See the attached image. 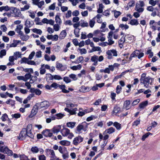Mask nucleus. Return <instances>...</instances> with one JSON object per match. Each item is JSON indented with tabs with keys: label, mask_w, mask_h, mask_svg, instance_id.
<instances>
[{
	"label": "nucleus",
	"mask_w": 160,
	"mask_h": 160,
	"mask_svg": "<svg viewBox=\"0 0 160 160\" xmlns=\"http://www.w3.org/2000/svg\"><path fill=\"white\" fill-rule=\"evenodd\" d=\"M145 6V3L143 1H140L138 3L136 4L135 9L137 12L142 13L144 10L143 7Z\"/></svg>",
	"instance_id": "39448f33"
},
{
	"label": "nucleus",
	"mask_w": 160,
	"mask_h": 160,
	"mask_svg": "<svg viewBox=\"0 0 160 160\" xmlns=\"http://www.w3.org/2000/svg\"><path fill=\"white\" fill-rule=\"evenodd\" d=\"M106 53L108 55L107 58L109 59L113 58V56L117 57L118 56L117 52L115 49H112L107 51Z\"/></svg>",
	"instance_id": "423d86ee"
},
{
	"label": "nucleus",
	"mask_w": 160,
	"mask_h": 160,
	"mask_svg": "<svg viewBox=\"0 0 160 160\" xmlns=\"http://www.w3.org/2000/svg\"><path fill=\"white\" fill-rule=\"evenodd\" d=\"M27 136L31 138H33L34 137V135L32 133L31 131H29L27 132Z\"/></svg>",
	"instance_id": "052dcab7"
},
{
	"label": "nucleus",
	"mask_w": 160,
	"mask_h": 160,
	"mask_svg": "<svg viewBox=\"0 0 160 160\" xmlns=\"http://www.w3.org/2000/svg\"><path fill=\"white\" fill-rule=\"evenodd\" d=\"M63 66V65L62 63H60L58 62H56V68L58 70H61V69Z\"/></svg>",
	"instance_id": "09e8293b"
},
{
	"label": "nucleus",
	"mask_w": 160,
	"mask_h": 160,
	"mask_svg": "<svg viewBox=\"0 0 160 160\" xmlns=\"http://www.w3.org/2000/svg\"><path fill=\"white\" fill-rule=\"evenodd\" d=\"M112 12H114V16L116 18H117L121 14V12L116 10H114Z\"/></svg>",
	"instance_id": "79ce46f5"
},
{
	"label": "nucleus",
	"mask_w": 160,
	"mask_h": 160,
	"mask_svg": "<svg viewBox=\"0 0 160 160\" xmlns=\"http://www.w3.org/2000/svg\"><path fill=\"white\" fill-rule=\"evenodd\" d=\"M27 131L25 129H23L20 132L18 138L19 139L23 140L27 136Z\"/></svg>",
	"instance_id": "ddd939ff"
},
{
	"label": "nucleus",
	"mask_w": 160,
	"mask_h": 160,
	"mask_svg": "<svg viewBox=\"0 0 160 160\" xmlns=\"http://www.w3.org/2000/svg\"><path fill=\"white\" fill-rule=\"evenodd\" d=\"M59 143L63 146H68L70 145L71 142L68 140H64L60 141Z\"/></svg>",
	"instance_id": "b1692460"
},
{
	"label": "nucleus",
	"mask_w": 160,
	"mask_h": 160,
	"mask_svg": "<svg viewBox=\"0 0 160 160\" xmlns=\"http://www.w3.org/2000/svg\"><path fill=\"white\" fill-rule=\"evenodd\" d=\"M96 51H101V48L98 47H93V48H92L91 50V52H93Z\"/></svg>",
	"instance_id": "864d4df0"
},
{
	"label": "nucleus",
	"mask_w": 160,
	"mask_h": 160,
	"mask_svg": "<svg viewBox=\"0 0 160 160\" xmlns=\"http://www.w3.org/2000/svg\"><path fill=\"white\" fill-rule=\"evenodd\" d=\"M32 30L33 32L39 35H41L42 33V32L41 29H38L36 28L32 29Z\"/></svg>",
	"instance_id": "58836bf2"
},
{
	"label": "nucleus",
	"mask_w": 160,
	"mask_h": 160,
	"mask_svg": "<svg viewBox=\"0 0 160 160\" xmlns=\"http://www.w3.org/2000/svg\"><path fill=\"white\" fill-rule=\"evenodd\" d=\"M148 104V102L145 101L140 103L139 105V107L140 108H143L146 107Z\"/></svg>",
	"instance_id": "e433bc0d"
},
{
	"label": "nucleus",
	"mask_w": 160,
	"mask_h": 160,
	"mask_svg": "<svg viewBox=\"0 0 160 160\" xmlns=\"http://www.w3.org/2000/svg\"><path fill=\"white\" fill-rule=\"evenodd\" d=\"M104 8V6L102 4L100 3L99 5V8L97 10L98 13H102L103 12V8Z\"/></svg>",
	"instance_id": "f704fd0d"
},
{
	"label": "nucleus",
	"mask_w": 160,
	"mask_h": 160,
	"mask_svg": "<svg viewBox=\"0 0 160 160\" xmlns=\"http://www.w3.org/2000/svg\"><path fill=\"white\" fill-rule=\"evenodd\" d=\"M67 107L68 108H72L77 107V105L73 103H67L66 104Z\"/></svg>",
	"instance_id": "13d9d810"
},
{
	"label": "nucleus",
	"mask_w": 160,
	"mask_h": 160,
	"mask_svg": "<svg viewBox=\"0 0 160 160\" xmlns=\"http://www.w3.org/2000/svg\"><path fill=\"white\" fill-rule=\"evenodd\" d=\"M17 59V57L15 58L14 56H10L9 58V62L7 64V66L13 65L14 64V61Z\"/></svg>",
	"instance_id": "f3484780"
},
{
	"label": "nucleus",
	"mask_w": 160,
	"mask_h": 160,
	"mask_svg": "<svg viewBox=\"0 0 160 160\" xmlns=\"http://www.w3.org/2000/svg\"><path fill=\"white\" fill-rule=\"evenodd\" d=\"M29 16L32 18L34 19L35 18V14L34 12L31 10L28 11Z\"/></svg>",
	"instance_id": "de8ad7c7"
},
{
	"label": "nucleus",
	"mask_w": 160,
	"mask_h": 160,
	"mask_svg": "<svg viewBox=\"0 0 160 160\" xmlns=\"http://www.w3.org/2000/svg\"><path fill=\"white\" fill-rule=\"evenodd\" d=\"M103 126V123L102 121H100L95 123L94 126L102 128Z\"/></svg>",
	"instance_id": "0e129e2a"
},
{
	"label": "nucleus",
	"mask_w": 160,
	"mask_h": 160,
	"mask_svg": "<svg viewBox=\"0 0 160 160\" xmlns=\"http://www.w3.org/2000/svg\"><path fill=\"white\" fill-rule=\"evenodd\" d=\"M34 24L32 21H30L29 19H27L25 22V25L27 27H31Z\"/></svg>",
	"instance_id": "4be33fe9"
},
{
	"label": "nucleus",
	"mask_w": 160,
	"mask_h": 160,
	"mask_svg": "<svg viewBox=\"0 0 160 160\" xmlns=\"http://www.w3.org/2000/svg\"><path fill=\"white\" fill-rule=\"evenodd\" d=\"M113 126L118 130H120L121 129V124L117 122L113 123Z\"/></svg>",
	"instance_id": "ea45409f"
},
{
	"label": "nucleus",
	"mask_w": 160,
	"mask_h": 160,
	"mask_svg": "<svg viewBox=\"0 0 160 160\" xmlns=\"http://www.w3.org/2000/svg\"><path fill=\"white\" fill-rule=\"evenodd\" d=\"M83 138L81 136H78L74 138L72 141V144L77 146L83 141Z\"/></svg>",
	"instance_id": "9d476101"
},
{
	"label": "nucleus",
	"mask_w": 160,
	"mask_h": 160,
	"mask_svg": "<svg viewBox=\"0 0 160 160\" xmlns=\"http://www.w3.org/2000/svg\"><path fill=\"white\" fill-rule=\"evenodd\" d=\"M59 84L56 82H53L51 85V87L55 89H57L58 88Z\"/></svg>",
	"instance_id": "338daca9"
},
{
	"label": "nucleus",
	"mask_w": 160,
	"mask_h": 160,
	"mask_svg": "<svg viewBox=\"0 0 160 160\" xmlns=\"http://www.w3.org/2000/svg\"><path fill=\"white\" fill-rule=\"evenodd\" d=\"M24 77V79L26 80L25 82H26L28 80L31 78V75L30 73H28L26 74Z\"/></svg>",
	"instance_id": "4d7b16f0"
},
{
	"label": "nucleus",
	"mask_w": 160,
	"mask_h": 160,
	"mask_svg": "<svg viewBox=\"0 0 160 160\" xmlns=\"http://www.w3.org/2000/svg\"><path fill=\"white\" fill-rule=\"evenodd\" d=\"M140 51L138 50H136L134 51L131 54L133 55L134 57L138 56Z\"/></svg>",
	"instance_id": "69168bd1"
},
{
	"label": "nucleus",
	"mask_w": 160,
	"mask_h": 160,
	"mask_svg": "<svg viewBox=\"0 0 160 160\" xmlns=\"http://www.w3.org/2000/svg\"><path fill=\"white\" fill-rule=\"evenodd\" d=\"M46 64H42L41 65V67L40 68V73L41 75L44 74L46 72Z\"/></svg>",
	"instance_id": "aec40b11"
},
{
	"label": "nucleus",
	"mask_w": 160,
	"mask_h": 160,
	"mask_svg": "<svg viewBox=\"0 0 160 160\" xmlns=\"http://www.w3.org/2000/svg\"><path fill=\"white\" fill-rule=\"evenodd\" d=\"M20 38L22 40L26 41L29 39V37L28 35L24 34L22 36H20Z\"/></svg>",
	"instance_id": "37998d69"
},
{
	"label": "nucleus",
	"mask_w": 160,
	"mask_h": 160,
	"mask_svg": "<svg viewBox=\"0 0 160 160\" xmlns=\"http://www.w3.org/2000/svg\"><path fill=\"white\" fill-rule=\"evenodd\" d=\"M29 60L28 58L24 57L22 59L21 63H25L28 64Z\"/></svg>",
	"instance_id": "680f3d73"
},
{
	"label": "nucleus",
	"mask_w": 160,
	"mask_h": 160,
	"mask_svg": "<svg viewBox=\"0 0 160 160\" xmlns=\"http://www.w3.org/2000/svg\"><path fill=\"white\" fill-rule=\"evenodd\" d=\"M89 124L84 122L79 124L76 127V133L80 134L82 133V131L84 132L87 131Z\"/></svg>",
	"instance_id": "f257e3e1"
},
{
	"label": "nucleus",
	"mask_w": 160,
	"mask_h": 160,
	"mask_svg": "<svg viewBox=\"0 0 160 160\" xmlns=\"http://www.w3.org/2000/svg\"><path fill=\"white\" fill-rule=\"evenodd\" d=\"M80 29L79 28H75L74 31V33L77 37H79V32Z\"/></svg>",
	"instance_id": "49530a36"
},
{
	"label": "nucleus",
	"mask_w": 160,
	"mask_h": 160,
	"mask_svg": "<svg viewBox=\"0 0 160 160\" xmlns=\"http://www.w3.org/2000/svg\"><path fill=\"white\" fill-rule=\"evenodd\" d=\"M6 52L4 49L2 50L0 52V58H2L3 56L6 55Z\"/></svg>",
	"instance_id": "6e6d98bb"
},
{
	"label": "nucleus",
	"mask_w": 160,
	"mask_h": 160,
	"mask_svg": "<svg viewBox=\"0 0 160 160\" xmlns=\"http://www.w3.org/2000/svg\"><path fill=\"white\" fill-rule=\"evenodd\" d=\"M46 69L49 70L50 72H54L55 70V68L54 66L50 67V66L48 64H46Z\"/></svg>",
	"instance_id": "c9c22d12"
},
{
	"label": "nucleus",
	"mask_w": 160,
	"mask_h": 160,
	"mask_svg": "<svg viewBox=\"0 0 160 160\" xmlns=\"http://www.w3.org/2000/svg\"><path fill=\"white\" fill-rule=\"evenodd\" d=\"M77 111L78 109L76 108L70 110L69 114L71 115H75L77 113L76 111Z\"/></svg>",
	"instance_id": "5fc2aeb1"
},
{
	"label": "nucleus",
	"mask_w": 160,
	"mask_h": 160,
	"mask_svg": "<svg viewBox=\"0 0 160 160\" xmlns=\"http://www.w3.org/2000/svg\"><path fill=\"white\" fill-rule=\"evenodd\" d=\"M60 25H59V24H54V25H53V29L55 30V31H58L59 30L60 28Z\"/></svg>",
	"instance_id": "a18cd8bd"
},
{
	"label": "nucleus",
	"mask_w": 160,
	"mask_h": 160,
	"mask_svg": "<svg viewBox=\"0 0 160 160\" xmlns=\"http://www.w3.org/2000/svg\"><path fill=\"white\" fill-rule=\"evenodd\" d=\"M60 127L59 126H58L54 127L52 129V131L54 133H58L60 131Z\"/></svg>",
	"instance_id": "2f4dec72"
},
{
	"label": "nucleus",
	"mask_w": 160,
	"mask_h": 160,
	"mask_svg": "<svg viewBox=\"0 0 160 160\" xmlns=\"http://www.w3.org/2000/svg\"><path fill=\"white\" fill-rule=\"evenodd\" d=\"M76 123L75 122H69L67 123V126L68 127L72 129L75 127Z\"/></svg>",
	"instance_id": "c85d7f7f"
},
{
	"label": "nucleus",
	"mask_w": 160,
	"mask_h": 160,
	"mask_svg": "<svg viewBox=\"0 0 160 160\" xmlns=\"http://www.w3.org/2000/svg\"><path fill=\"white\" fill-rule=\"evenodd\" d=\"M64 24L65 25H68L69 26L72 25L73 24L72 23L71 20H66L64 22Z\"/></svg>",
	"instance_id": "e2e57ef3"
},
{
	"label": "nucleus",
	"mask_w": 160,
	"mask_h": 160,
	"mask_svg": "<svg viewBox=\"0 0 160 160\" xmlns=\"http://www.w3.org/2000/svg\"><path fill=\"white\" fill-rule=\"evenodd\" d=\"M91 89L89 87L82 86L80 89V91L83 92H85L89 91Z\"/></svg>",
	"instance_id": "412c9836"
},
{
	"label": "nucleus",
	"mask_w": 160,
	"mask_h": 160,
	"mask_svg": "<svg viewBox=\"0 0 160 160\" xmlns=\"http://www.w3.org/2000/svg\"><path fill=\"white\" fill-rule=\"evenodd\" d=\"M115 131V129L111 127L106 129L105 132H106L107 133L111 134L114 132Z\"/></svg>",
	"instance_id": "7c9ffc66"
},
{
	"label": "nucleus",
	"mask_w": 160,
	"mask_h": 160,
	"mask_svg": "<svg viewBox=\"0 0 160 160\" xmlns=\"http://www.w3.org/2000/svg\"><path fill=\"white\" fill-rule=\"evenodd\" d=\"M153 81V78H152L150 76H148L146 77L145 79L140 82V83L144 84V87L146 88H148L149 87V85H152Z\"/></svg>",
	"instance_id": "20e7f679"
},
{
	"label": "nucleus",
	"mask_w": 160,
	"mask_h": 160,
	"mask_svg": "<svg viewBox=\"0 0 160 160\" xmlns=\"http://www.w3.org/2000/svg\"><path fill=\"white\" fill-rule=\"evenodd\" d=\"M21 42V41L18 40H14L13 42L10 44L9 47H15L18 44Z\"/></svg>",
	"instance_id": "393cba45"
},
{
	"label": "nucleus",
	"mask_w": 160,
	"mask_h": 160,
	"mask_svg": "<svg viewBox=\"0 0 160 160\" xmlns=\"http://www.w3.org/2000/svg\"><path fill=\"white\" fill-rule=\"evenodd\" d=\"M80 22V26L81 27L84 28L85 27H88L89 26L88 23L86 21H84L83 20H81Z\"/></svg>",
	"instance_id": "cd10ccee"
},
{
	"label": "nucleus",
	"mask_w": 160,
	"mask_h": 160,
	"mask_svg": "<svg viewBox=\"0 0 160 160\" xmlns=\"http://www.w3.org/2000/svg\"><path fill=\"white\" fill-rule=\"evenodd\" d=\"M95 18H93L92 19L90 20L88 25L90 28H92L94 27L95 23Z\"/></svg>",
	"instance_id": "bb28decb"
},
{
	"label": "nucleus",
	"mask_w": 160,
	"mask_h": 160,
	"mask_svg": "<svg viewBox=\"0 0 160 160\" xmlns=\"http://www.w3.org/2000/svg\"><path fill=\"white\" fill-rule=\"evenodd\" d=\"M119 27L121 28L122 30H127L129 28V27L128 25L126 24H124L122 23L120 24L119 25Z\"/></svg>",
	"instance_id": "473e14b6"
},
{
	"label": "nucleus",
	"mask_w": 160,
	"mask_h": 160,
	"mask_svg": "<svg viewBox=\"0 0 160 160\" xmlns=\"http://www.w3.org/2000/svg\"><path fill=\"white\" fill-rule=\"evenodd\" d=\"M31 151L34 153H37L39 151L41 154H42L44 152V150L42 148H39L36 146L32 147L31 149Z\"/></svg>",
	"instance_id": "4468645a"
},
{
	"label": "nucleus",
	"mask_w": 160,
	"mask_h": 160,
	"mask_svg": "<svg viewBox=\"0 0 160 160\" xmlns=\"http://www.w3.org/2000/svg\"><path fill=\"white\" fill-rule=\"evenodd\" d=\"M42 134L46 137H50L52 136V133L49 129H46L43 130Z\"/></svg>",
	"instance_id": "dca6fc26"
},
{
	"label": "nucleus",
	"mask_w": 160,
	"mask_h": 160,
	"mask_svg": "<svg viewBox=\"0 0 160 160\" xmlns=\"http://www.w3.org/2000/svg\"><path fill=\"white\" fill-rule=\"evenodd\" d=\"M67 35V32L65 30H62L60 33L59 38L62 39L64 38Z\"/></svg>",
	"instance_id": "a878e982"
},
{
	"label": "nucleus",
	"mask_w": 160,
	"mask_h": 160,
	"mask_svg": "<svg viewBox=\"0 0 160 160\" xmlns=\"http://www.w3.org/2000/svg\"><path fill=\"white\" fill-rule=\"evenodd\" d=\"M120 108L118 107H115L112 113V115H115L118 113L120 111Z\"/></svg>",
	"instance_id": "5701e85b"
},
{
	"label": "nucleus",
	"mask_w": 160,
	"mask_h": 160,
	"mask_svg": "<svg viewBox=\"0 0 160 160\" xmlns=\"http://www.w3.org/2000/svg\"><path fill=\"white\" fill-rule=\"evenodd\" d=\"M61 132L63 136L67 137L69 139H72L74 136V134L68 128H63L61 130Z\"/></svg>",
	"instance_id": "f03ea898"
},
{
	"label": "nucleus",
	"mask_w": 160,
	"mask_h": 160,
	"mask_svg": "<svg viewBox=\"0 0 160 160\" xmlns=\"http://www.w3.org/2000/svg\"><path fill=\"white\" fill-rule=\"evenodd\" d=\"M55 22L56 23L59 25H61L62 22L59 16L57 15L55 17Z\"/></svg>",
	"instance_id": "4c0bfd02"
},
{
	"label": "nucleus",
	"mask_w": 160,
	"mask_h": 160,
	"mask_svg": "<svg viewBox=\"0 0 160 160\" xmlns=\"http://www.w3.org/2000/svg\"><path fill=\"white\" fill-rule=\"evenodd\" d=\"M129 23L132 25H137L139 24L138 20L135 19H132Z\"/></svg>",
	"instance_id": "72a5a7b5"
},
{
	"label": "nucleus",
	"mask_w": 160,
	"mask_h": 160,
	"mask_svg": "<svg viewBox=\"0 0 160 160\" xmlns=\"http://www.w3.org/2000/svg\"><path fill=\"white\" fill-rule=\"evenodd\" d=\"M149 135H152V134L149 132L146 133L144 135H143L142 136V140L143 141L145 140V139L146 138H148Z\"/></svg>",
	"instance_id": "3c124183"
},
{
	"label": "nucleus",
	"mask_w": 160,
	"mask_h": 160,
	"mask_svg": "<svg viewBox=\"0 0 160 160\" xmlns=\"http://www.w3.org/2000/svg\"><path fill=\"white\" fill-rule=\"evenodd\" d=\"M69 77L74 81L76 80L77 79V77L76 75L74 74H70L69 75Z\"/></svg>",
	"instance_id": "bf43d9fd"
},
{
	"label": "nucleus",
	"mask_w": 160,
	"mask_h": 160,
	"mask_svg": "<svg viewBox=\"0 0 160 160\" xmlns=\"http://www.w3.org/2000/svg\"><path fill=\"white\" fill-rule=\"evenodd\" d=\"M113 32L112 31L110 32L108 34L107 38L108 39V42L106 43H107L108 45H111L113 44L114 42L112 40V37H113Z\"/></svg>",
	"instance_id": "9b49d317"
},
{
	"label": "nucleus",
	"mask_w": 160,
	"mask_h": 160,
	"mask_svg": "<svg viewBox=\"0 0 160 160\" xmlns=\"http://www.w3.org/2000/svg\"><path fill=\"white\" fill-rule=\"evenodd\" d=\"M38 109H39L37 105L34 106L31 110V114L29 116V118H32L37 113Z\"/></svg>",
	"instance_id": "2eb2a0df"
},
{
	"label": "nucleus",
	"mask_w": 160,
	"mask_h": 160,
	"mask_svg": "<svg viewBox=\"0 0 160 160\" xmlns=\"http://www.w3.org/2000/svg\"><path fill=\"white\" fill-rule=\"evenodd\" d=\"M50 104L47 101H44L37 104V106L39 109L44 110L48 108L50 106Z\"/></svg>",
	"instance_id": "0eeeda50"
},
{
	"label": "nucleus",
	"mask_w": 160,
	"mask_h": 160,
	"mask_svg": "<svg viewBox=\"0 0 160 160\" xmlns=\"http://www.w3.org/2000/svg\"><path fill=\"white\" fill-rule=\"evenodd\" d=\"M82 66L81 64H78L77 66H74L70 67V68L73 70H80Z\"/></svg>",
	"instance_id": "c756f323"
},
{
	"label": "nucleus",
	"mask_w": 160,
	"mask_h": 160,
	"mask_svg": "<svg viewBox=\"0 0 160 160\" xmlns=\"http://www.w3.org/2000/svg\"><path fill=\"white\" fill-rule=\"evenodd\" d=\"M104 60V58L102 56H100L99 57L96 55H94L91 57V61L93 62L92 65L96 66L98 64V61L101 62Z\"/></svg>",
	"instance_id": "7ed1b4c3"
},
{
	"label": "nucleus",
	"mask_w": 160,
	"mask_h": 160,
	"mask_svg": "<svg viewBox=\"0 0 160 160\" xmlns=\"http://www.w3.org/2000/svg\"><path fill=\"white\" fill-rule=\"evenodd\" d=\"M47 155L52 158H55L56 156L54 151L48 148L45 150Z\"/></svg>",
	"instance_id": "f8f14e48"
},
{
	"label": "nucleus",
	"mask_w": 160,
	"mask_h": 160,
	"mask_svg": "<svg viewBox=\"0 0 160 160\" xmlns=\"http://www.w3.org/2000/svg\"><path fill=\"white\" fill-rule=\"evenodd\" d=\"M123 108L127 110L131 108L130 101L127 100L124 102Z\"/></svg>",
	"instance_id": "6ab92c4d"
},
{
	"label": "nucleus",
	"mask_w": 160,
	"mask_h": 160,
	"mask_svg": "<svg viewBox=\"0 0 160 160\" xmlns=\"http://www.w3.org/2000/svg\"><path fill=\"white\" fill-rule=\"evenodd\" d=\"M12 118L18 119L20 118L21 116V115L19 113H16L14 114H12L11 115Z\"/></svg>",
	"instance_id": "603ef678"
},
{
	"label": "nucleus",
	"mask_w": 160,
	"mask_h": 160,
	"mask_svg": "<svg viewBox=\"0 0 160 160\" xmlns=\"http://www.w3.org/2000/svg\"><path fill=\"white\" fill-rule=\"evenodd\" d=\"M56 119H59L62 118L64 116V115L61 113H59L55 114Z\"/></svg>",
	"instance_id": "8fccbe9b"
},
{
	"label": "nucleus",
	"mask_w": 160,
	"mask_h": 160,
	"mask_svg": "<svg viewBox=\"0 0 160 160\" xmlns=\"http://www.w3.org/2000/svg\"><path fill=\"white\" fill-rule=\"evenodd\" d=\"M29 4H27L25 5L23 7L21 8V10L22 11H24L28 10L30 8Z\"/></svg>",
	"instance_id": "c03bdc74"
},
{
	"label": "nucleus",
	"mask_w": 160,
	"mask_h": 160,
	"mask_svg": "<svg viewBox=\"0 0 160 160\" xmlns=\"http://www.w3.org/2000/svg\"><path fill=\"white\" fill-rule=\"evenodd\" d=\"M39 160H46V157L44 155H41L38 156Z\"/></svg>",
	"instance_id": "774afa93"
},
{
	"label": "nucleus",
	"mask_w": 160,
	"mask_h": 160,
	"mask_svg": "<svg viewBox=\"0 0 160 160\" xmlns=\"http://www.w3.org/2000/svg\"><path fill=\"white\" fill-rule=\"evenodd\" d=\"M11 9L12 12V13L14 14L15 17H19L21 15V13L19 9L14 7H11Z\"/></svg>",
	"instance_id": "1a4fd4ad"
},
{
	"label": "nucleus",
	"mask_w": 160,
	"mask_h": 160,
	"mask_svg": "<svg viewBox=\"0 0 160 160\" xmlns=\"http://www.w3.org/2000/svg\"><path fill=\"white\" fill-rule=\"evenodd\" d=\"M44 1H42L38 2L36 5H37L38 8H41V9L42 10L43 9V8H42V7L43 5H44Z\"/></svg>",
	"instance_id": "a19ab883"
},
{
	"label": "nucleus",
	"mask_w": 160,
	"mask_h": 160,
	"mask_svg": "<svg viewBox=\"0 0 160 160\" xmlns=\"http://www.w3.org/2000/svg\"><path fill=\"white\" fill-rule=\"evenodd\" d=\"M0 152L6 153L10 156H12L13 155V152L12 150L9 149L7 147H5L2 145H0Z\"/></svg>",
	"instance_id": "6e6552de"
},
{
	"label": "nucleus",
	"mask_w": 160,
	"mask_h": 160,
	"mask_svg": "<svg viewBox=\"0 0 160 160\" xmlns=\"http://www.w3.org/2000/svg\"><path fill=\"white\" fill-rule=\"evenodd\" d=\"M29 92L31 93H35L36 94L38 95H40L42 92L38 89H35L34 88H31L29 90Z\"/></svg>",
	"instance_id": "a211bd4d"
}]
</instances>
